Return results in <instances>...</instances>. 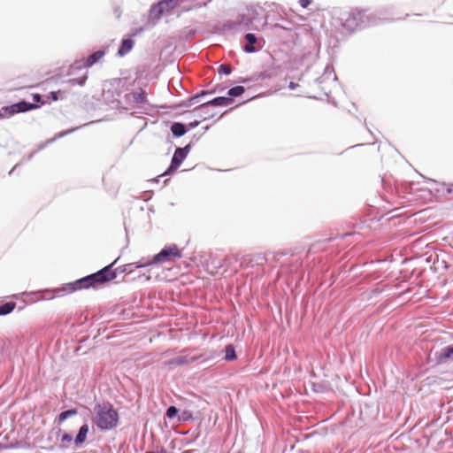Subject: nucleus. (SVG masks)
I'll return each instance as SVG.
<instances>
[{
  "instance_id": "f257e3e1",
  "label": "nucleus",
  "mask_w": 453,
  "mask_h": 453,
  "mask_svg": "<svg viewBox=\"0 0 453 453\" xmlns=\"http://www.w3.org/2000/svg\"><path fill=\"white\" fill-rule=\"evenodd\" d=\"M111 268L112 265H106L103 269L97 271L95 273H91L89 275L82 277L73 282L67 283L63 288H57L51 291H47V293H72L76 290L95 288L97 285L104 284L114 280L117 276L116 273Z\"/></svg>"
},
{
  "instance_id": "f03ea898",
  "label": "nucleus",
  "mask_w": 453,
  "mask_h": 453,
  "mask_svg": "<svg viewBox=\"0 0 453 453\" xmlns=\"http://www.w3.org/2000/svg\"><path fill=\"white\" fill-rule=\"evenodd\" d=\"M95 413V422L98 429L108 431L118 426L119 413L110 403L96 404Z\"/></svg>"
},
{
  "instance_id": "7ed1b4c3",
  "label": "nucleus",
  "mask_w": 453,
  "mask_h": 453,
  "mask_svg": "<svg viewBox=\"0 0 453 453\" xmlns=\"http://www.w3.org/2000/svg\"><path fill=\"white\" fill-rule=\"evenodd\" d=\"M382 19L368 10L355 9L344 19L342 26L348 31H354L359 27L377 25Z\"/></svg>"
},
{
  "instance_id": "20e7f679",
  "label": "nucleus",
  "mask_w": 453,
  "mask_h": 453,
  "mask_svg": "<svg viewBox=\"0 0 453 453\" xmlns=\"http://www.w3.org/2000/svg\"><path fill=\"white\" fill-rule=\"evenodd\" d=\"M181 257V252L176 244L165 246L151 258L146 257L149 266L165 263H172Z\"/></svg>"
},
{
  "instance_id": "39448f33",
  "label": "nucleus",
  "mask_w": 453,
  "mask_h": 453,
  "mask_svg": "<svg viewBox=\"0 0 453 453\" xmlns=\"http://www.w3.org/2000/svg\"><path fill=\"white\" fill-rule=\"evenodd\" d=\"M191 150V144L188 143L183 148H177L173 153V156L171 160L170 166L165 171L164 175L169 174L178 169V167L181 165L184 159L187 157L188 154Z\"/></svg>"
},
{
  "instance_id": "423d86ee",
  "label": "nucleus",
  "mask_w": 453,
  "mask_h": 453,
  "mask_svg": "<svg viewBox=\"0 0 453 453\" xmlns=\"http://www.w3.org/2000/svg\"><path fill=\"white\" fill-rule=\"evenodd\" d=\"M215 355L211 354L210 356L206 355H199V356H193V357H188V356H179L174 358H172L166 362V365H188L190 363H194L196 361H201L202 363L210 361L214 359Z\"/></svg>"
},
{
  "instance_id": "0eeeda50",
  "label": "nucleus",
  "mask_w": 453,
  "mask_h": 453,
  "mask_svg": "<svg viewBox=\"0 0 453 453\" xmlns=\"http://www.w3.org/2000/svg\"><path fill=\"white\" fill-rule=\"evenodd\" d=\"M245 44L242 46L243 51L246 53H255L263 48V40H258L257 35L248 33L244 35Z\"/></svg>"
},
{
  "instance_id": "6e6552de",
  "label": "nucleus",
  "mask_w": 453,
  "mask_h": 453,
  "mask_svg": "<svg viewBox=\"0 0 453 453\" xmlns=\"http://www.w3.org/2000/svg\"><path fill=\"white\" fill-rule=\"evenodd\" d=\"M105 55L104 50H99L92 54H90L86 60H81L79 62H76L73 65L71 66L72 69L74 68H89L98 63Z\"/></svg>"
},
{
  "instance_id": "1a4fd4ad",
  "label": "nucleus",
  "mask_w": 453,
  "mask_h": 453,
  "mask_svg": "<svg viewBox=\"0 0 453 453\" xmlns=\"http://www.w3.org/2000/svg\"><path fill=\"white\" fill-rule=\"evenodd\" d=\"M233 103V98L228 96H218L208 102L201 104L195 108V111H202L207 110L210 106H228Z\"/></svg>"
},
{
  "instance_id": "9d476101",
  "label": "nucleus",
  "mask_w": 453,
  "mask_h": 453,
  "mask_svg": "<svg viewBox=\"0 0 453 453\" xmlns=\"http://www.w3.org/2000/svg\"><path fill=\"white\" fill-rule=\"evenodd\" d=\"M435 360L438 364H448L453 361V344L448 345L436 351Z\"/></svg>"
},
{
  "instance_id": "9b49d317",
  "label": "nucleus",
  "mask_w": 453,
  "mask_h": 453,
  "mask_svg": "<svg viewBox=\"0 0 453 453\" xmlns=\"http://www.w3.org/2000/svg\"><path fill=\"white\" fill-rule=\"evenodd\" d=\"M35 108H37V106L35 104H33V103H28V102H26V101H20L19 103H16L14 104L11 105L6 110L10 111V112L12 114H14V113L29 111H31L33 109H35Z\"/></svg>"
},
{
  "instance_id": "f8f14e48",
  "label": "nucleus",
  "mask_w": 453,
  "mask_h": 453,
  "mask_svg": "<svg viewBox=\"0 0 453 453\" xmlns=\"http://www.w3.org/2000/svg\"><path fill=\"white\" fill-rule=\"evenodd\" d=\"M163 13H165V9H163L159 4L152 5L149 13V22L152 26H155Z\"/></svg>"
},
{
  "instance_id": "ddd939ff",
  "label": "nucleus",
  "mask_w": 453,
  "mask_h": 453,
  "mask_svg": "<svg viewBox=\"0 0 453 453\" xmlns=\"http://www.w3.org/2000/svg\"><path fill=\"white\" fill-rule=\"evenodd\" d=\"M148 266H149V265H148L146 257H142V259H140L137 262L124 265L121 267V272L125 273H131L136 269L146 268Z\"/></svg>"
},
{
  "instance_id": "4468645a",
  "label": "nucleus",
  "mask_w": 453,
  "mask_h": 453,
  "mask_svg": "<svg viewBox=\"0 0 453 453\" xmlns=\"http://www.w3.org/2000/svg\"><path fill=\"white\" fill-rule=\"evenodd\" d=\"M336 80H337V77H336V74L334 73L333 66L327 65L325 68L324 73L320 77H319L316 80V81L319 84H323L326 81L335 82Z\"/></svg>"
},
{
  "instance_id": "2eb2a0df",
  "label": "nucleus",
  "mask_w": 453,
  "mask_h": 453,
  "mask_svg": "<svg viewBox=\"0 0 453 453\" xmlns=\"http://www.w3.org/2000/svg\"><path fill=\"white\" fill-rule=\"evenodd\" d=\"M134 45V42L133 39H131V38L123 39L121 42V44L119 48V50L117 52V55L119 57L126 56L128 52L131 51Z\"/></svg>"
},
{
  "instance_id": "dca6fc26",
  "label": "nucleus",
  "mask_w": 453,
  "mask_h": 453,
  "mask_svg": "<svg viewBox=\"0 0 453 453\" xmlns=\"http://www.w3.org/2000/svg\"><path fill=\"white\" fill-rule=\"evenodd\" d=\"M211 93H212L211 91L202 90L200 93L189 97L186 101H183L180 105L184 106V107H191L194 104L200 103V101H201L200 99L203 96L211 94Z\"/></svg>"
},
{
  "instance_id": "f3484780",
  "label": "nucleus",
  "mask_w": 453,
  "mask_h": 453,
  "mask_svg": "<svg viewBox=\"0 0 453 453\" xmlns=\"http://www.w3.org/2000/svg\"><path fill=\"white\" fill-rule=\"evenodd\" d=\"M88 430L89 428L88 424H83L80 427L78 434L74 439V443L76 446L82 444L86 441Z\"/></svg>"
},
{
  "instance_id": "a211bd4d",
  "label": "nucleus",
  "mask_w": 453,
  "mask_h": 453,
  "mask_svg": "<svg viewBox=\"0 0 453 453\" xmlns=\"http://www.w3.org/2000/svg\"><path fill=\"white\" fill-rule=\"evenodd\" d=\"M171 131L175 137H181L183 136L188 129L187 126L180 122H173L171 126Z\"/></svg>"
},
{
  "instance_id": "6ab92c4d",
  "label": "nucleus",
  "mask_w": 453,
  "mask_h": 453,
  "mask_svg": "<svg viewBox=\"0 0 453 453\" xmlns=\"http://www.w3.org/2000/svg\"><path fill=\"white\" fill-rule=\"evenodd\" d=\"M252 24V19L246 14H241L237 18L236 25L241 29H250Z\"/></svg>"
},
{
  "instance_id": "aec40b11",
  "label": "nucleus",
  "mask_w": 453,
  "mask_h": 453,
  "mask_svg": "<svg viewBox=\"0 0 453 453\" xmlns=\"http://www.w3.org/2000/svg\"><path fill=\"white\" fill-rule=\"evenodd\" d=\"M126 98L129 102L142 104L145 101V93L142 90L139 92L129 93L126 95Z\"/></svg>"
},
{
  "instance_id": "412c9836",
  "label": "nucleus",
  "mask_w": 453,
  "mask_h": 453,
  "mask_svg": "<svg viewBox=\"0 0 453 453\" xmlns=\"http://www.w3.org/2000/svg\"><path fill=\"white\" fill-rule=\"evenodd\" d=\"M16 307L14 302H7L0 305V316H5L13 311Z\"/></svg>"
},
{
  "instance_id": "4be33fe9",
  "label": "nucleus",
  "mask_w": 453,
  "mask_h": 453,
  "mask_svg": "<svg viewBox=\"0 0 453 453\" xmlns=\"http://www.w3.org/2000/svg\"><path fill=\"white\" fill-rule=\"evenodd\" d=\"M179 3L180 0H163L158 4L163 9H165V12H167L174 9L179 4Z\"/></svg>"
},
{
  "instance_id": "5701e85b",
  "label": "nucleus",
  "mask_w": 453,
  "mask_h": 453,
  "mask_svg": "<svg viewBox=\"0 0 453 453\" xmlns=\"http://www.w3.org/2000/svg\"><path fill=\"white\" fill-rule=\"evenodd\" d=\"M225 360L226 361H234L237 358L234 347L231 344H228L225 347Z\"/></svg>"
},
{
  "instance_id": "b1692460",
  "label": "nucleus",
  "mask_w": 453,
  "mask_h": 453,
  "mask_svg": "<svg viewBox=\"0 0 453 453\" xmlns=\"http://www.w3.org/2000/svg\"><path fill=\"white\" fill-rule=\"evenodd\" d=\"M77 413H78V411H77L76 409H70V410H66V411H62L58 415V423L59 424L63 423L68 418L75 416Z\"/></svg>"
},
{
  "instance_id": "393cba45",
  "label": "nucleus",
  "mask_w": 453,
  "mask_h": 453,
  "mask_svg": "<svg viewBox=\"0 0 453 453\" xmlns=\"http://www.w3.org/2000/svg\"><path fill=\"white\" fill-rule=\"evenodd\" d=\"M245 91L244 87L242 86H235L228 89L227 95L228 97H237L241 95H242Z\"/></svg>"
},
{
  "instance_id": "a878e982",
  "label": "nucleus",
  "mask_w": 453,
  "mask_h": 453,
  "mask_svg": "<svg viewBox=\"0 0 453 453\" xmlns=\"http://www.w3.org/2000/svg\"><path fill=\"white\" fill-rule=\"evenodd\" d=\"M219 73L229 75L232 73V68L229 65H220L218 69Z\"/></svg>"
},
{
  "instance_id": "bb28decb",
  "label": "nucleus",
  "mask_w": 453,
  "mask_h": 453,
  "mask_svg": "<svg viewBox=\"0 0 453 453\" xmlns=\"http://www.w3.org/2000/svg\"><path fill=\"white\" fill-rule=\"evenodd\" d=\"M178 414V409L175 406H169L166 410V417L169 418H173Z\"/></svg>"
},
{
  "instance_id": "cd10ccee",
  "label": "nucleus",
  "mask_w": 453,
  "mask_h": 453,
  "mask_svg": "<svg viewBox=\"0 0 453 453\" xmlns=\"http://www.w3.org/2000/svg\"><path fill=\"white\" fill-rule=\"evenodd\" d=\"M77 128H72V129H69V130H66V131H64V132H60L59 134H58L53 139H50L47 142V143H50L54 141H56L57 139L58 138H61V137H64L65 135L66 134H69L71 133H73V131H75Z\"/></svg>"
},
{
  "instance_id": "c85d7f7f",
  "label": "nucleus",
  "mask_w": 453,
  "mask_h": 453,
  "mask_svg": "<svg viewBox=\"0 0 453 453\" xmlns=\"http://www.w3.org/2000/svg\"><path fill=\"white\" fill-rule=\"evenodd\" d=\"M86 80H87V75H83L82 77L71 80V82L73 84L83 86L86 82Z\"/></svg>"
},
{
  "instance_id": "c756f323",
  "label": "nucleus",
  "mask_w": 453,
  "mask_h": 453,
  "mask_svg": "<svg viewBox=\"0 0 453 453\" xmlns=\"http://www.w3.org/2000/svg\"><path fill=\"white\" fill-rule=\"evenodd\" d=\"M196 112H197L198 116H199V117H201V118H203V119H209L210 117H212V116H213V114H210V113H208V112L206 111V110L202 111H196Z\"/></svg>"
},
{
  "instance_id": "7c9ffc66",
  "label": "nucleus",
  "mask_w": 453,
  "mask_h": 453,
  "mask_svg": "<svg viewBox=\"0 0 453 453\" xmlns=\"http://www.w3.org/2000/svg\"><path fill=\"white\" fill-rule=\"evenodd\" d=\"M73 441V436L70 434H64L61 437V441L63 442H70Z\"/></svg>"
},
{
  "instance_id": "2f4dec72",
  "label": "nucleus",
  "mask_w": 453,
  "mask_h": 453,
  "mask_svg": "<svg viewBox=\"0 0 453 453\" xmlns=\"http://www.w3.org/2000/svg\"><path fill=\"white\" fill-rule=\"evenodd\" d=\"M298 3L303 8H308L311 4V0H299Z\"/></svg>"
},
{
  "instance_id": "473e14b6",
  "label": "nucleus",
  "mask_w": 453,
  "mask_h": 453,
  "mask_svg": "<svg viewBox=\"0 0 453 453\" xmlns=\"http://www.w3.org/2000/svg\"><path fill=\"white\" fill-rule=\"evenodd\" d=\"M50 98L53 101L58 100V92L52 91L50 93Z\"/></svg>"
},
{
  "instance_id": "72a5a7b5",
  "label": "nucleus",
  "mask_w": 453,
  "mask_h": 453,
  "mask_svg": "<svg viewBox=\"0 0 453 453\" xmlns=\"http://www.w3.org/2000/svg\"><path fill=\"white\" fill-rule=\"evenodd\" d=\"M298 87V84L293 81H290L288 84V88L291 90L296 89Z\"/></svg>"
},
{
  "instance_id": "f704fd0d",
  "label": "nucleus",
  "mask_w": 453,
  "mask_h": 453,
  "mask_svg": "<svg viewBox=\"0 0 453 453\" xmlns=\"http://www.w3.org/2000/svg\"><path fill=\"white\" fill-rule=\"evenodd\" d=\"M198 125H199V121L195 120V121L190 122V123L188 124V127H189V128H195V127H196Z\"/></svg>"
},
{
  "instance_id": "c9c22d12",
  "label": "nucleus",
  "mask_w": 453,
  "mask_h": 453,
  "mask_svg": "<svg viewBox=\"0 0 453 453\" xmlns=\"http://www.w3.org/2000/svg\"><path fill=\"white\" fill-rule=\"evenodd\" d=\"M33 97H34V101H35V102H40V101H41V98H42V97H41V96H40L39 94H35V95H34V96H33Z\"/></svg>"
},
{
  "instance_id": "e433bc0d",
  "label": "nucleus",
  "mask_w": 453,
  "mask_h": 453,
  "mask_svg": "<svg viewBox=\"0 0 453 453\" xmlns=\"http://www.w3.org/2000/svg\"><path fill=\"white\" fill-rule=\"evenodd\" d=\"M53 297H54V296H53V295H50V296H46L45 298L52 299Z\"/></svg>"
},
{
  "instance_id": "4c0bfd02",
  "label": "nucleus",
  "mask_w": 453,
  "mask_h": 453,
  "mask_svg": "<svg viewBox=\"0 0 453 453\" xmlns=\"http://www.w3.org/2000/svg\"><path fill=\"white\" fill-rule=\"evenodd\" d=\"M211 0H205V1L203 2V5H205L208 2H211Z\"/></svg>"
}]
</instances>
